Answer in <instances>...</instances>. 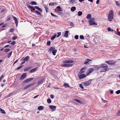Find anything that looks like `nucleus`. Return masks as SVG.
<instances>
[{"label": "nucleus", "mask_w": 120, "mask_h": 120, "mask_svg": "<svg viewBox=\"0 0 120 120\" xmlns=\"http://www.w3.org/2000/svg\"><path fill=\"white\" fill-rule=\"evenodd\" d=\"M100 69H101L100 71L101 72H105L108 70L107 65L105 64H102L100 66Z\"/></svg>", "instance_id": "nucleus-1"}, {"label": "nucleus", "mask_w": 120, "mask_h": 120, "mask_svg": "<svg viewBox=\"0 0 120 120\" xmlns=\"http://www.w3.org/2000/svg\"><path fill=\"white\" fill-rule=\"evenodd\" d=\"M113 12L112 10H111L109 11L108 15V19L109 21H111L113 18Z\"/></svg>", "instance_id": "nucleus-2"}, {"label": "nucleus", "mask_w": 120, "mask_h": 120, "mask_svg": "<svg viewBox=\"0 0 120 120\" xmlns=\"http://www.w3.org/2000/svg\"><path fill=\"white\" fill-rule=\"evenodd\" d=\"M95 19L94 18H91L90 19L89 21V25L90 26H92L94 25H97V23L95 22Z\"/></svg>", "instance_id": "nucleus-3"}, {"label": "nucleus", "mask_w": 120, "mask_h": 120, "mask_svg": "<svg viewBox=\"0 0 120 120\" xmlns=\"http://www.w3.org/2000/svg\"><path fill=\"white\" fill-rule=\"evenodd\" d=\"M106 63L110 65H113L115 64L116 63V62L113 60H109L105 62Z\"/></svg>", "instance_id": "nucleus-4"}, {"label": "nucleus", "mask_w": 120, "mask_h": 120, "mask_svg": "<svg viewBox=\"0 0 120 120\" xmlns=\"http://www.w3.org/2000/svg\"><path fill=\"white\" fill-rule=\"evenodd\" d=\"M94 70V69L93 68H91L88 69L87 71V73L86 74L87 75H88L89 74L93 72Z\"/></svg>", "instance_id": "nucleus-5"}, {"label": "nucleus", "mask_w": 120, "mask_h": 120, "mask_svg": "<svg viewBox=\"0 0 120 120\" xmlns=\"http://www.w3.org/2000/svg\"><path fill=\"white\" fill-rule=\"evenodd\" d=\"M92 80H89L88 81L84 82V84L85 86H88L90 85L91 83V81H92Z\"/></svg>", "instance_id": "nucleus-6"}, {"label": "nucleus", "mask_w": 120, "mask_h": 120, "mask_svg": "<svg viewBox=\"0 0 120 120\" xmlns=\"http://www.w3.org/2000/svg\"><path fill=\"white\" fill-rule=\"evenodd\" d=\"M34 79L33 78H30L28 79H26L25 80L23 81L22 82L23 83H24L25 82H29L31 81Z\"/></svg>", "instance_id": "nucleus-7"}, {"label": "nucleus", "mask_w": 120, "mask_h": 120, "mask_svg": "<svg viewBox=\"0 0 120 120\" xmlns=\"http://www.w3.org/2000/svg\"><path fill=\"white\" fill-rule=\"evenodd\" d=\"M27 75V73H24L22 74L20 78V80L23 79L26 77Z\"/></svg>", "instance_id": "nucleus-8"}, {"label": "nucleus", "mask_w": 120, "mask_h": 120, "mask_svg": "<svg viewBox=\"0 0 120 120\" xmlns=\"http://www.w3.org/2000/svg\"><path fill=\"white\" fill-rule=\"evenodd\" d=\"M73 65L72 64H64L62 65V67H71Z\"/></svg>", "instance_id": "nucleus-9"}, {"label": "nucleus", "mask_w": 120, "mask_h": 120, "mask_svg": "<svg viewBox=\"0 0 120 120\" xmlns=\"http://www.w3.org/2000/svg\"><path fill=\"white\" fill-rule=\"evenodd\" d=\"M49 107L53 111L55 110L56 107L55 106L50 105H49Z\"/></svg>", "instance_id": "nucleus-10"}, {"label": "nucleus", "mask_w": 120, "mask_h": 120, "mask_svg": "<svg viewBox=\"0 0 120 120\" xmlns=\"http://www.w3.org/2000/svg\"><path fill=\"white\" fill-rule=\"evenodd\" d=\"M86 76V75L85 74H81L78 76L79 77L80 79H82V78H84Z\"/></svg>", "instance_id": "nucleus-11"}, {"label": "nucleus", "mask_w": 120, "mask_h": 120, "mask_svg": "<svg viewBox=\"0 0 120 120\" xmlns=\"http://www.w3.org/2000/svg\"><path fill=\"white\" fill-rule=\"evenodd\" d=\"M27 7L28 8L30 9L31 10L34 11L35 10L34 7H33L29 5H27Z\"/></svg>", "instance_id": "nucleus-12"}, {"label": "nucleus", "mask_w": 120, "mask_h": 120, "mask_svg": "<svg viewBox=\"0 0 120 120\" xmlns=\"http://www.w3.org/2000/svg\"><path fill=\"white\" fill-rule=\"evenodd\" d=\"M90 61H92V60L89 59H86V60L85 62L84 63V64H89L90 63L89 62Z\"/></svg>", "instance_id": "nucleus-13"}, {"label": "nucleus", "mask_w": 120, "mask_h": 120, "mask_svg": "<svg viewBox=\"0 0 120 120\" xmlns=\"http://www.w3.org/2000/svg\"><path fill=\"white\" fill-rule=\"evenodd\" d=\"M37 68H34L32 69H31L29 72L30 73H32L35 72L37 69Z\"/></svg>", "instance_id": "nucleus-14"}, {"label": "nucleus", "mask_w": 120, "mask_h": 120, "mask_svg": "<svg viewBox=\"0 0 120 120\" xmlns=\"http://www.w3.org/2000/svg\"><path fill=\"white\" fill-rule=\"evenodd\" d=\"M73 62V61L72 60H66L63 61V62L64 63H72Z\"/></svg>", "instance_id": "nucleus-15"}, {"label": "nucleus", "mask_w": 120, "mask_h": 120, "mask_svg": "<svg viewBox=\"0 0 120 120\" xmlns=\"http://www.w3.org/2000/svg\"><path fill=\"white\" fill-rule=\"evenodd\" d=\"M68 32H69L68 31H66L65 32L64 35V36L66 38L68 37Z\"/></svg>", "instance_id": "nucleus-16"}, {"label": "nucleus", "mask_w": 120, "mask_h": 120, "mask_svg": "<svg viewBox=\"0 0 120 120\" xmlns=\"http://www.w3.org/2000/svg\"><path fill=\"white\" fill-rule=\"evenodd\" d=\"M34 8L38 10L39 11H42V9H41L40 8H39L37 6H35L34 7Z\"/></svg>", "instance_id": "nucleus-17"}, {"label": "nucleus", "mask_w": 120, "mask_h": 120, "mask_svg": "<svg viewBox=\"0 0 120 120\" xmlns=\"http://www.w3.org/2000/svg\"><path fill=\"white\" fill-rule=\"evenodd\" d=\"M12 17L13 18V19L15 20V23L18 22V21L17 20V19L14 16H12Z\"/></svg>", "instance_id": "nucleus-18"}, {"label": "nucleus", "mask_w": 120, "mask_h": 120, "mask_svg": "<svg viewBox=\"0 0 120 120\" xmlns=\"http://www.w3.org/2000/svg\"><path fill=\"white\" fill-rule=\"evenodd\" d=\"M31 68V67L30 66L24 69V71H28V70H29Z\"/></svg>", "instance_id": "nucleus-19"}, {"label": "nucleus", "mask_w": 120, "mask_h": 120, "mask_svg": "<svg viewBox=\"0 0 120 120\" xmlns=\"http://www.w3.org/2000/svg\"><path fill=\"white\" fill-rule=\"evenodd\" d=\"M86 69V68H83L81 69V70L80 71V74H82L85 71H84V69Z\"/></svg>", "instance_id": "nucleus-20"}, {"label": "nucleus", "mask_w": 120, "mask_h": 120, "mask_svg": "<svg viewBox=\"0 0 120 120\" xmlns=\"http://www.w3.org/2000/svg\"><path fill=\"white\" fill-rule=\"evenodd\" d=\"M55 48L53 47H51L50 49H49V51H50V52H51L52 51L55 49Z\"/></svg>", "instance_id": "nucleus-21"}, {"label": "nucleus", "mask_w": 120, "mask_h": 120, "mask_svg": "<svg viewBox=\"0 0 120 120\" xmlns=\"http://www.w3.org/2000/svg\"><path fill=\"white\" fill-rule=\"evenodd\" d=\"M30 4L31 5H37V3L36 2H35L34 1H32L30 3Z\"/></svg>", "instance_id": "nucleus-22"}, {"label": "nucleus", "mask_w": 120, "mask_h": 120, "mask_svg": "<svg viewBox=\"0 0 120 120\" xmlns=\"http://www.w3.org/2000/svg\"><path fill=\"white\" fill-rule=\"evenodd\" d=\"M57 36L56 34H55L51 38V39L53 40Z\"/></svg>", "instance_id": "nucleus-23"}, {"label": "nucleus", "mask_w": 120, "mask_h": 120, "mask_svg": "<svg viewBox=\"0 0 120 120\" xmlns=\"http://www.w3.org/2000/svg\"><path fill=\"white\" fill-rule=\"evenodd\" d=\"M76 10V8L75 7H72L71 8V10L72 11H74Z\"/></svg>", "instance_id": "nucleus-24"}, {"label": "nucleus", "mask_w": 120, "mask_h": 120, "mask_svg": "<svg viewBox=\"0 0 120 120\" xmlns=\"http://www.w3.org/2000/svg\"><path fill=\"white\" fill-rule=\"evenodd\" d=\"M74 100L76 101L81 104H82V102L81 101H80L78 99H74Z\"/></svg>", "instance_id": "nucleus-25"}, {"label": "nucleus", "mask_w": 120, "mask_h": 120, "mask_svg": "<svg viewBox=\"0 0 120 120\" xmlns=\"http://www.w3.org/2000/svg\"><path fill=\"white\" fill-rule=\"evenodd\" d=\"M91 15L90 14H89L86 17V18L87 19H89L90 18H91Z\"/></svg>", "instance_id": "nucleus-26"}, {"label": "nucleus", "mask_w": 120, "mask_h": 120, "mask_svg": "<svg viewBox=\"0 0 120 120\" xmlns=\"http://www.w3.org/2000/svg\"><path fill=\"white\" fill-rule=\"evenodd\" d=\"M57 52V50H56L54 49L53 50L52 52V53L53 55H55L56 53Z\"/></svg>", "instance_id": "nucleus-27"}, {"label": "nucleus", "mask_w": 120, "mask_h": 120, "mask_svg": "<svg viewBox=\"0 0 120 120\" xmlns=\"http://www.w3.org/2000/svg\"><path fill=\"white\" fill-rule=\"evenodd\" d=\"M35 13H36L38 15H41L40 12L37 10H36L35 11Z\"/></svg>", "instance_id": "nucleus-28"}, {"label": "nucleus", "mask_w": 120, "mask_h": 120, "mask_svg": "<svg viewBox=\"0 0 120 120\" xmlns=\"http://www.w3.org/2000/svg\"><path fill=\"white\" fill-rule=\"evenodd\" d=\"M43 107L42 106H40L38 108V109L39 110H41L43 109Z\"/></svg>", "instance_id": "nucleus-29"}, {"label": "nucleus", "mask_w": 120, "mask_h": 120, "mask_svg": "<svg viewBox=\"0 0 120 120\" xmlns=\"http://www.w3.org/2000/svg\"><path fill=\"white\" fill-rule=\"evenodd\" d=\"M29 56H26L24 59L23 61H27L29 59Z\"/></svg>", "instance_id": "nucleus-30"}, {"label": "nucleus", "mask_w": 120, "mask_h": 120, "mask_svg": "<svg viewBox=\"0 0 120 120\" xmlns=\"http://www.w3.org/2000/svg\"><path fill=\"white\" fill-rule=\"evenodd\" d=\"M108 30V31L113 32L114 30H113L110 28L109 27L107 28Z\"/></svg>", "instance_id": "nucleus-31"}, {"label": "nucleus", "mask_w": 120, "mask_h": 120, "mask_svg": "<svg viewBox=\"0 0 120 120\" xmlns=\"http://www.w3.org/2000/svg\"><path fill=\"white\" fill-rule=\"evenodd\" d=\"M63 86H64L65 87H69L70 86L69 85L66 83L64 84V85Z\"/></svg>", "instance_id": "nucleus-32"}, {"label": "nucleus", "mask_w": 120, "mask_h": 120, "mask_svg": "<svg viewBox=\"0 0 120 120\" xmlns=\"http://www.w3.org/2000/svg\"><path fill=\"white\" fill-rule=\"evenodd\" d=\"M56 8L58 9L59 11H62V10H61V7L60 6H58Z\"/></svg>", "instance_id": "nucleus-33"}, {"label": "nucleus", "mask_w": 120, "mask_h": 120, "mask_svg": "<svg viewBox=\"0 0 120 120\" xmlns=\"http://www.w3.org/2000/svg\"><path fill=\"white\" fill-rule=\"evenodd\" d=\"M115 2L116 4V5H117L118 6L120 7V4L119 2L117 1H116Z\"/></svg>", "instance_id": "nucleus-34"}, {"label": "nucleus", "mask_w": 120, "mask_h": 120, "mask_svg": "<svg viewBox=\"0 0 120 120\" xmlns=\"http://www.w3.org/2000/svg\"><path fill=\"white\" fill-rule=\"evenodd\" d=\"M78 15L79 16H80L81 15H82V12L81 11H79V12H78Z\"/></svg>", "instance_id": "nucleus-35"}, {"label": "nucleus", "mask_w": 120, "mask_h": 120, "mask_svg": "<svg viewBox=\"0 0 120 120\" xmlns=\"http://www.w3.org/2000/svg\"><path fill=\"white\" fill-rule=\"evenodd\" d=\"M12 51L10 52L9 53H8V58H9L11 56Z\"/></svg>", "instance_id": "nucleus-36"}, {"label": "nucleus", "mask_w": 120, "mask_h": 120, "mask_svg": "<svg viewBox=\"0 0 120 120\" xmlns=\"http://www.w3.org/2000/svg\"><path fill=\"white\" fill-rule=\"evenodd\" d=\"M47 101L48 103H50L51 102V100L49 99H48Z\"/></svg>", "instance_id": "nucleus-37"}, {"label": "nucleus", "mask_w": 120, "mask_h": 120, "mask_svg": "<svg viewBox=\"0 0 120 120\" xmlns=\"http://www.w3.org/2000/svg\"><path fill=\"white\" fill-rule=\"evenodd\" d=\"M0 111L1 112L3 113H5V111L3 110L2 109H0Z\"/></svg>", "instance_id": "nucleus-38"}, {"label": "nucleus", "mask_w": 120, "mask_h": 120, "mask_svg": "<svg viewBox=\"0 0 120 120\" xmlns=\"http://www.w3.org/2000/svg\"><path fill=\"white\" fill-rule=\"evenodd\" d=\"M79 86L80 88H81V89L82 90H83L84 89L83 87L81 84H80L79 85Z\"/></svg>", "instance_id": "nucleus-39"}, {"label": "nucleus", "mask_w": 120, "mask_h": 120, "mask_svg": "<svg viewBox=\"0 0 120 120\" xmlns=\"http://www.w3.org/2000/svg\"><path fill=\"white\" fill-rule=\"evenodd\" d=\"M70 2L72 4H73L75 2V0H71Z\"/></svg>", "instance_id": "nucleus-40"}, {"label": "nucleus", "mask_w": 120, "mask_h": 120, "mask_svg": "<svg viewBox=\"0 0 120 120\" xmlns=\"http://www.w3.org/2000/svg\"><path fill=\"white\" fill-rule=\"evenodd\" d=\"M44 7L45 8V10L46 11V12H47L48 11V10H49L47 8V7H46V6H44Z\"/></svg>", "instance_id": "nucleus-41"}, {"label": "nucleus", "mask_w": 120, "mask_h": 120, "mask_svg": "<svg viewBox=\"0 0 120 120\" xmlns=\"http://www.w3.org/2000/svg\"><path fill=\"white\" fill-rule=\"evenodd\" d=\"M49 5L52 6L54 5V3L53 2L50 3L49 4Z\"/></svg>", "instance_id": "nucleus-42"}, {"label": "nucleus", "mask_w": 120, "mask_h": 120, "mask_svg": "<svg viewBox=\"0 0 120 120\" xmlns=\"http://www.w3.org/2000/svg\"><path fill=\"white\" fill-rule=\"evenodd\" d=\"M50 41H48L47 42V44L48 46H49L50 45Z\"/></svg>", "instance_id": "nucleus-43"}, {"label": "nucleus", "mask_w": 120, "mask_h": 120, "mask_svg": "<svg viewBox=\"0 0 120 120\" xmlns=\"http://www.w3.org/2000/svg\"><path fill=\"white\" fill-rule=\"evenodd\" d=\"M17 36H14L13 37L12 39L13 40H15L18 38Z\"/></svg>", "instance_id": "nucleus-44"}, {"label": "nucleus", "mask_w": 120, "mask_h": 120, "mask_svg": "<svg viewBox=\"0 0 120 120\" xmlns=\"http://www.w3.org/2000/svg\"><path fill=\"white\" fill-rule=\"evenodd\" d=\"M35 84V83L33 82L31 84H30L29 85H28L29 87L30 86H33Z\"/></svg>", "instance_id": "nucleus-45"}, {"label": "nucleus", "mask_w": 120, "mask_h": 120, "mask_svg": "<svg viewBox=\"0 0 120 120\" xmlns=\"http://www.w3.org/2000/svg\"><path fill=\"white\" fill-rule=\"evenodd\" d=\"M57 37H59L61 35V32H59L57 33Z\"/></svg>", "instance_id": "nucleus-46"}, {"label": "nucleus", "mask_w": 120, "mask_h": 120, "mask_svg": "<svg viewBox=\"0 0 120 120\" xmlns=\"http://www.w3.org/2000/svg\"><path fill=\"white\" fill-rule=\"evenodd\" d=\"M51 15L53 16L54 17H58L57 16L54 15L52 13H51Z\"/></svg>", "instance_id": "nucleus-47"}, {"label": "nucleus", "mask_w": 120, "mask_h": 120, "mask_svg": "<svg viewBox=\"0 0 120 120\" xmlns=\"http://www.w3.org/2000/svg\"><path fill=\"white\" fill-rule=\"evenodd\" d=\"M116 93L117 94H118L120 93V90H118L116 92Z\"/></svg>", "instance_id": "nucleus-48"}, {"label": "nucleus", "mask_w": 120, "mask_h": 120, "mask_svg": "<svg viewBox=\"0 0 120 120\" xmlns=\"http://www.w3.org/2000/svg\"><path fill=\"white\" fill-rule=\"evenodd\" d=\"M79 36L78 35H76L75 36V38L77 40L78 39Z\"/></svg>", "instance_id": "nucleus-49"}, {"label": "nucleus", "mask_w": 120, "mask_h": 120, "mask_svg": "<svg viewBox=\"0 0 120 120\" xmlns=\"http://www.w3.org/2000/svg\"><path fill=\"white\" fill-rule=\"evenodd\" d=\"M42 80H40L38 82L37 84H39L41 83L42 82Z\"/></svg>", "instance_id": "nucleus-50"}, {"label": "nucleus", "mask_w": 120, "mask_h": 120, "mask_svg": "<svg viewBox=\"0 0 120 120\" xmlns=\"http://www.w3.org/2000/svg\"><path fill=\"white\" fill-rule=\"evenodd\" d=\"M80 39H84V37L83 35H80Z\"/></svg>", "instance_id": "nucleus-51"}, {"label": "nucleus", "mask_w": 120, "mask_h": 120, "mask_svg": "<svg viewBox=\"0 0 120 120\" xmlns=\"http://www.w3.org/2000/svg\"><path fill=\"white\" fill-rule=\"evenodd\" d=\"M7 26L6 24H5L2 25L1 26L2 28H3Z\"/></svg>", "instance_id": "nucleus-52"}, {"label": "nucleus", "mask_w": 120, "mask_h": 120, "mask_svg": "<svg viewBox=\"0 0 120 120\" xmlns=\"http://www.w3.org/2000/svg\"><path fill=\"white\" fill-rule=\"evenodd\" d=\"M116 115L117 116H119L120 115V109L118 112L117 113Z\"/></svg>", "instance_id": "nucleus-53"}, {"label": "nucleus", "mask_w": 120, "mask_h": 120, "mask_svg": "<svg viewBox=\"0 0 120 120\" xmlns=\"http://www.w3.org/2000/svg\"><path fill=\"white\" fill-rule=\"evenodd\" d=\"M53 87L54 89H60V90L62 89L60 88L57 87Z\"/></svg>", "instance_id": "nucleus-54"}, {"label": "nucleus", "mask_w": 120, "mask_h": 120, "mask_svg": "<svg viewBox=\"0 0 120 120\" xmlns=\"http://www.w3.org/2000/svg\"><path fill=\"white\" fill-rule=\"evenodd\" d=\"M58 13L60 15H63V13L61 12H58Z\"/></svg>", "instance_id": "nucleus-55"}, {"label": "nucleus", "mask_w": 120, "mask_h": 120, "mask_svg": "<svg viewBox=\"0 0 120 120\" xmlns=\"http://www.w3.org/2000/svg\"><path fill=\"white\" fill-rule=\"evenodd\" d=\"M23 66H20L18 67L17 68V70H19Z\"/></svg>", "instance_id": "nucleus-56"}, {"label": "nucleus", "mask_w": 120, "mask_h": 120, "mask_svg": "<svg viewBox=\"0 0 120 120\" xmlns=\"http://www.w3.org/2000/svg\"><path fill=\"white\" fill-rule=\"evenodd\" d=\"M95 69L97 70H99L100 69V67H95Z\"/></svg>", "instance_id": "nucleus-57"}, {"label": "nucleus", "mask_w": 120, "mask_h": 120, "mask_svg": "<svg viewBox=\"0 0 120 120\" xmlns=\"http://www.w3.org/2000/svg\"><path fill=\"white\" fill-rule=\"evenodd\" d=\"M113 90H110V94H112L113 93Z\"/></svg>", "instance_id": "nucleus-58"}, {"label": "nucleus", "mask_w": 120, "mask_h": 120, "mask_svg": "<svg viewBox=\"0 0 120 120\" xmlns=\"http://www.w3.org/2000/svg\"><path fill=\"white\" fill-rule=\"evenodd\" d=\"M14 31V29H13L11 28V29L10 30V31L11 32H13Z\"/></svg>", "instance_id": "nucleus-59"}, {"label": "nucleus", "mask_w": 120, "mask_h": 120, "mask_svg": "<svg viewBox=\"0 0 120 120\" xmlns=\"http://www.w3.org/2000/svg\"><path fill=\"white\" fill-rule=\"evenodd\" d=\"M15 41H13L11 43V44L12 45H13L15 44Z\"/></svg>", "instance_id": "nucleus-60"}, {"label": "nucleus", "mask_w": 120, "mask_h": 120, "mask_svg": "<svg viewBox=\"0 0 120 120\" xmlns=\"http://www.w3.org/2000/svg\"><path fill=\"white\" fill-rule=\"evenodd\" d=\"M29 87V85H28L27 86H26L24 88V89H27V88H28Z\"/></svg>", "instance_id": "nucleus-61"}, {"label": "nucleus", "mask_w": 120, "mask_h": 120, "mask_svg": "<svg viewBox=\"0 0 120 120\" xmlns=\"http://www.w3.org/2000/svg\"><path fill=\"white\" fill-rule=\"evenodd\" d=\"M70 25L71 26H74L72 22H71L70 23Z\"/></svg>", "instance_id": "nucleus-62"}, {"label": "nucleus", "mask_w": 120, "mask_h": 120, "mask_svg": "<svg viewBox=\"0 0 120 120\" xmlns=\"http://www.w3.org/2000/svg\"><path fill=\"white\" fill-rule=\"evenodd\" d=\"M101 98L102 100L103 101L104 103H106V102H107L106 101L103 100L102 98Z\"/></svg>", "instance_id": "nucleus-63"}, {"label": "nucleus", "mask_w": 120, "mask_h": 120, "mask_svg": "<svg viewBox=\"0 0 120 120\" xmlns=\"http://www.w3.org/2000/svg\"><path fill=\"white\" fill-rule=\"evenodd\" d=\"M50 97L52 99H53L54 98V95H53L51 94L50 95Z\"/></svg>", "instance_id": "nucleus-64"}]
</instances>
